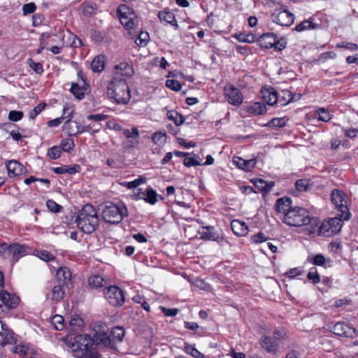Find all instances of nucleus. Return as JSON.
<instances>
[{
  "label": "nucleus",
  "instance_id": "obj_1",
  "mask_svg": "<svg viewBox=\"0 0 358 358\" xmlns=\"http://www.w3.org/2000/svg\"><path fill=\"white\" fill-rule=\"evenodd\" d=\"M109 344L110 341L105 336L97 334V331L93 338L87 334H80L74 336L73 340L69 342V347L72 348L77 358H99V354L94 346L101 348V346Z\"/></svg>",
  "mask_w": 358,
  "mask_h": 358
},
{
  "label": "nucleus",
  "instance_id": "obj_2",
  "mask_svg": "<svg viewBox=\"0 0 358 358\" xmlns=\"http://www.w3.org/2000/svg\"><path fill=\"white\" fill-rule=\"evenodd\" d=\"M284 222L292 227L308 226L310 234L316 232V227L320 224V220L310 217L308 212L303 208L294 207L289 210L284 216Z\"/></svg>",
  "mask_w": 358,
  "mask_h": 358
},
{
  "label": "nucleus",
  "instance_id": "obj_3",
  "mask_svg": "<svg viewBox=\"0 0 358 358\" xmlns=\"http://www.w3.org/2000/svg\"><path fill=\"white\" fill-rule=\"evenodd\" d=\"M108 98L117 104H127L131 99V92L126 80L113 78L106 87Z\"/></svg>",
  "mask_w": 358,
  "mask_h": 358
},
{
  "label": "nucleus",
  "instance_id": "obj_4",
  "mask_svg": "<svg viewBox=\"0 0 358 358\" xmlns=\"http://www.w3.org/2000/svg\"><path fill=\"white\" fill-rule=\"evenodd\" d=\"M76 222L84 233L90 234L94 232L99 227V217L95 208L91 204H85L79 211Z\"/></svg>",
  "mask_w": 358,
  "mask_h": 358
},
{
  "label": "nucleus",
  "instance_id": "obj_5",
  "mask_svg": "<svg viewBox=\"0 0 358 358\" xmlns=\"http://www.w3.org/2000/svg\"><path fill=\"white\" fill-rule=\"evenodd\" d=\"M102 217L106 222L117 224L127 216V208L123 205H115L111 201H106L99 206Z\"/></svg>",
  "mask_w": 358,
  "mask_h": 358
},
{
  "label": "nucleus",
  "instance_id": "obj_6",
  "mask_svg": "<svg viewBox=\"0 0 358 358\" xmlns=\"http://www.w3.org/2000/svg\"><path fill=\"white\" fill-rule=\"evenodd\" d=\"M345 221L338 215L334 217L324 220L319 227H316L318 235L331 236L338 234L342 229L343 222Z\"/></svg>",
  "mask_w": 358,
  "mask_h": 358
},
{
  "label": "nucleus",
  "instance_id": "obj_7",
  "mask_svg": "<svg viewBox=\"0 0 358 358\" xmlns=\"http://www.w3.org/2000/svg\"><path fill=\"white\" fill-rule=\"evenodd\" d=\"M346 197V194L339 189H334L331 194V201L339 212L338 216L348 220L350 219L351 213L347 206Z\"/></svg>",
  "mask_w": 358,
  "mask_h": 358
},
{
  "label": "nucleus",
  "instance_id": "obj_8",
  "mask_svg": "<svg viewBox=\"0 0 358 358\" xmlns=\"http://www.w3.org/2000/svg\"><path fill=\"white\" fill-rule=\"evenodd\" d=\"M117 11L121 24L127 29H134L138 24L137 15L134 10L126 4L120 5Z\"/></svg>",
  "mask_w": 358,
  "mask_h": 358
},
{
  "label": "nucleus",
  "instance_id": "obj_9",
  "mask_svg": "<svg viewBox=\"0 0 358 358\" xmlns=\"http://www.w3.org/2000/svg\"><path fill=\"white\" fill-rule=\"evenodd\" d=\"M97 334H103L107 340L110 341V344L106 346H101V348L115 350L117 348L116 343L122 342L125 335L124 329L121 327H115L112 329L110 334H108L105 331H97Z\"/></svg>",
  "mask_w": 358,
  "mask_h": 358
},
{
  "label": "nucleus",
  "instance_id": "obj_10",
  "mask_svg": "<svg viewBox=\"0 0 358 358\" xmlns=\"http://www.w3.org/2000/svg\"><path fill=\"white\" fill-rule=\"evenodd\" d=\"M104 295L106 299L113 306H121L125 301L123 291L115 285L107 287L104 291Z\"/></svg>",
  "mask_w": 358,
  "mask_h": 358
},
{
  "label": "nucleus",
  "instance_id": "obj_11",
  "mask_svg": "<svg viewBox=\"0 0 358 358\" xmlns=\"http://www.w3.org/2000/svg\"><path fill=\"white\" fill-rule=\"evenodd\" d=\"M225 98L229 103L234 106H239L243 101L241 92L234 85L226 86L224 88Z\"/></svg>",
  "mask_w": 358,
  "mask_h": 358
},
{
  "label": "nucleus",
  "instance_id": "obj_12",
  "mask_svg": "<svg viewBox=\"0 0 358 358\" xmlns=\"http://www.w3.org/2000/svg\"><path fill=\"white\" fill-rule=\"evenodd\" d=\"M271 20L280 26L289 27L294 22V15L287 10H275L271 14Z\"/></svg>",
  "mask_w": 358,
  "mask_h": 358
},
{
  "label": "nucleus",
  "instance_id": "obj_13",
  "mask_svg": "<svg viewBox=\"0 0 358 358\" xmlns=\"http://www.w3.org/2000/svg\"><path fill=\"white\" fill-rule=\"evenodd\" d=\"M31 249L26 245L13 243L9 249V257H11L13 263L17 262L20 258L30 254Z\"/></svg>",
  "mask_w": 358,
  "mask_h": 358
},
{
  "label": "nucleus",
  "instance_id": "obj_14",
  "mask_svg": "<svg viewBox=\"0 0 358 358\" xmlns=\"http://www.w3.org/2000/svg\"><path fill=\"white\" fill-rule=\"evenodd\" d=\"M331 331L339 336L354 338L357 336L356 329L350 325L344 322H337L335 324Z\"/></svg>",
  "mask_w": 358,
  "mask_h": 358
},
{
  "label": "nucleus",
  "instance_id": "obj_15",
  "mask_svg": "<svg viewBox=\"0 0 358 358\" xmlns=\"http://www.w3.org/2000/svg\"><path fill=\"white\" fill-rule=\"evenodd\" d=\"M201 238L206 241H220L224 240V238L220 235L213 227L208 226L203 227L200 231Z\"/></svg>",
  "mask_w": 358,
  "mask_h": 358
},
{
  "label": "nucleus",
  "instance_id": "obj_16",
  "mask_svg": "<svg viewBox=\"0 0 358 358\" xmlns=\"http://www.w3.org/2000/svg\"><path fill=\"white\" fill-rule=\"evenodd\" d=\"M260 345L267 352L274 355L278 350L279 343L272 336H264L260 339Z\"/></svg>",
  "mask_w": 358,
  "mask_h": 358
},
{
  "label": "nucleus",
  "instance_id": "obj_17",
  "mask_svg": "<svg viewBox=\"0 0 358 358\" xmlns=\"http://www.w3.org/2000/svg\"><path fill=\"white\" fill-rule=\"evenodd\" d=\"M69 120L64 123V128L67 131L69 136H76L78 134L83 133L81 130V126L79 122L76 121H71L72 117V111L66 116Z\"/></svg>",
  "mask_w": 358,
  "mask_h": 358
},
{
  "label": "nucleus",
  "instance_id": "obj_18",
  "mask_svg": "<svg viewBox=\"0 0 358 358\" xmlns=\"http://www.w3.org/2000/svg\"><path fill=\"white\" fill-rule=\"evenodd\" d=\"M56 278L58 284H62L68 287L69 285L71 284V273L67 267H60L57 271Z\"/></svg>",
  "mask_w": 358,
  "mask_h": 358
},
{
  "label": "nucleus",
  "instance_id": "obj_19",
  "mask_svg": "<svg viewBox=\"0 0 358 358\" xmlns=\"http://www.w3.org/2000/svg\"><path fill=\"white\" fill-rule=\"evenodd\" d=\"M6 169L10 177H15L24 173V167L16 160H10L6 164Z\"/></svg>",
  "mask_w": 358,
  "mask_h": 358
},
{
  "label": "nucleus",
  "instance_id": "obj_20",
  "mask_svg": "<svg viewBox=\"0 0 358 358\" xmlns=\"http://www.w3.org/2000/svg\"><path fill=\"white\" fill-rule=\"evenodd\" d=\"M0 300L9 309L15 308L17 306L20 299L15 296H11L7 292H1L0 293Z\"/></svg>",
  "mask_w": 358,
  "mask_h": 358
},
{
  "label": "nucleus",
  "instance_id": "obj_21",
  "mask_svg": "<svg viewBox=\"0 0 358 358\" xmlns=\"http://www.w3.org/2000/svg\"><path fill=\"white\" fill-rule=\"evenodd\" d=\"M263 101L268 105L273 106L278 101L276 92L273 87L264 88L261 91Z\"/></svg>",
  "mask_w": 358,
  "mask_h": 358
},
{
  "label": "nucleus",
  "instance_id": "obj_22",
  "mask_svg": "<svg viewBox=\"0 0 358 358\" xmlns=\"http://www.w3.org/2000/svg\"><path fill=\"white\" fill-rule=\"evenodd\" d=\"M257 43L259 46L264 49L273 48L275 44V34L265 33L259 37Z\"/></svg>",
  "mask_w": 358,
  "mask_h": 358
},
{
  "label": "nucleus",
  "instance_id": "obj_23",
  "mask_svg": "<svg viewBox=\"0 0 358 358\" xmlns=\"http://www.w3.org/2000/svg\"><path fill=\"white\" fill-rule=\"evenodd\" d=\"M275 208L278 213H285L292 209V199L289 197L285 196L280 199H278L275 204Z\"/></svg>",
  "mask_w": 358,
  "mask_h": 358
},
{
  "label": "nucleus",
  "instance_id": "obj_24",
  "mask_svg": "<svg viewBox=\"0 0 358 358\" xmlns=\"http://www.w3.org/2000/svg\"><path fill=\"white\" fill-rule=\"evenodd\" d=\"M233 163L235 164L239 169L246 171H250L255 166L256 160L255 159L245 160L238 157H234Z\"/></svg>",
  "mask_w": 358,
  "mask_h": 358
},
{
  "label": "nucleus",
  "instance_id": "obj_25",
  "mask_svg": "<svg viewBox=\"0 0 358 358\" xmlns=\"http://www.w3.org/2000/svg\"><path fill=\"white\" fill-rule=\"evenodd\" d=\"M231 228L235 234L240 236H245L248 232V227L246 224L238 220L231 221Z\"/></svg>",
  "mask_w": 358,
  "mask_h": 358
},
{
  "label": "nucleus",
  "instance_id": "obj_26",
  "mask_svg": "<svg viewBox=\"0 0 358 358\" xmlns=\"http://www.w3.org/2000/svg\"><path fill=\"white\" fill-rule=\"evenodd\" d=\"M106 57L102 55L96 56L91 62V69L93 72L100 73L105 68Z\"/></svg>",
  "mask_w": 358,
  "mask_h": 358
},
{
  "label": "nucleus",
  "instance_id": "obj_27",
  "mask_svg": "<svg viewBox=\"0 0 358 358\" xmlns=\"http://www.w3.org/2000/svg\"><path fill=\"white\" fill-rule=\"evenodd\" d=\"M53 171L57 174L68 173L70 175L78 173L80 171V167L78 164L73 166H62L52 169Z\"/></svg>",
  "mask_w": 358,
  "mask_h": 358
},
{
  "label": "nucleus",
  "instance_id": "obj_28",
  "mask_svg": "<svg viewBox=\"0 0 358 358\" xmlns=\"http://www.w3.org/2000/svg\"><path fill=\"white\" fill-rule=\"evenodd\" d=\"M158 17L162 22L170 24L178 27L175 15L170 11L161 10L158 13Z\"/></svg>",
  "mask_w": 358,
  "mask_h": 358
},
{
  "label": "nucleus",
  "instance_id": "obj_29",
  "mask_svg": "<svg viewBox=\"0 0 358 358\" xmlns=\"http://www.w3.org/2000/svg\"><path fill=\"white\" fill-rule=\"evenodd\" d=\"M117 73L125 77H131L134 74V70L131 65L127 62H122L115 66Z\"/></svg>",
  "mask_w": 358,
  "mask_h": 358
},
{
  "label": "nucleus",
  "instance_id": "obj_30",
  "mask_svg": "<svg viewBox=\"0 0 358 358\" xmlns=\"http://www.w3.org/2000/svg\"><path fill=\"white\" fill-rule=\"evenodd\" d=\"M65 286L62 284H57L54 285L51 292V299L55 301H60L64 296V287Z\"/></svg>",
  "mask_w": 358,
  "mask_h": 358
},
{
  "label": "nucleus",
  "instance_id": "obj_31",
  "mask_svg": "<svg viewBox=\"0 0 358 358\" xmlns=\"http://www.w3.org/2000/svg\"><path fill=\"white\" fill-rule=\"evenodd\" d=\"M319 27L320 25L318 24L313 22L312 19H309L307 20H303L301 23L297 24L295 27L294 30L300 32L308 29H315L318 28Z\"/></svg>",
  "mask_w": 358,
  "mask_h": 358
},
{
  "label": "nucleus",
  "instance_id": "obj_32",
  "mask_svg": "<svg viewBox=\"0 0 358 358\" xmlns=\"http://www.w3.org/2000/svg\"><path fill=\"white\" fill-rule=\"evenodd\" d=\"M313 186L310 179L303 178L297 180L295 182V187L298 192H306Z\"/></svg>",
  "mask_w": 358,
  "mask_h": 358
},
{
  "label": "nucleus",
  "instance_id": "obj_33",
  "mask_svg": "<svg viewBox=\"0 0 358 358\" xmlns=\"http://www.w3.org/2000/svg\"><path fill=\"white\" fill-rule=\"evenodd\" d=\"M86 88L85 87H80L78 83H73L70 92L79 100H82L85 97V91Z\"/></svg>",
  "mask_w": 358,
  "mask_h": 358
},
{
  "label": "nucleus",
  "instance_id": "obj_34",
  "mask_svg": "<svg viewBox=\"0 0 358 358\" xmlns=\"http://www.w3.org/2000/svg\"><path fill=\"white\" fill-rule=\"evenodd\" d=\"M103 282H105L104 279L99 275L90 276L88 279L89 285L94 289L102 287Z\"/></svg>",
  "mask_w": 358,
  "mask_h": 358
},
{
  "label": "nucleus",
  "instance_id": "obj_35",
  "mask_svg": "<svg viewBox=\"0 0 358 358\" xmlns=\"http://www.w3.org/2000/svg\"><path fill=\"white\" fill-rule=\"evenodd\" d=\"M266 108L265 105L260 103H255L248 108V112L253 115H262L266 113Z\"/></svg>",
  "mask_w": 358,
  "mask_h": 358
},
{
  "label": "nucleus",
  "instance_id": "obj_36",
  "mask_svg": "<svg viewBox=\"0 0 358 358\" xmlns=\"http://www.w3.org/2000/svg\"><path fill=\"white\" fill-rule=\"evenodd\" d=\"M157 192L150 187L146 188V196L145 201L154 205L157 202Z\"/></svg>",
  "mask_w": 358,
  "mask_h": 358
},
{
  "label": "nucleus",
  "instance_id": "obj_37",
  "mask_svg": "<svg viewBox=\"0 0 358 358\" xmlns=\"http://www.w3.org/2000/svg\"><path fill=\"white\" fill-rule=\"evenodd\" d=\"M169 119L173 120L177 126L181 125L185 122V117L175 110H170L167 113Z\"/></svg>",
  "mask_w": 358,
  "mask_h": 358
},
{
  "label": "nucleus",
  "instance_id": "obj_38",
  "mask_svg": "<svg viewBox=\"0 0 358 358\" xmlns=\"http://www.w3.org/2000/svg\"><path fill=\"white\" fill-rule=\"evenodd\" d=\"M83 324V320L78 315L73 316L69 321L71 331H78Z\"/></svg>",
  "mask_w": 358,
  "mask_h": 358
},
{
  "label": "nucleus",
  "instance_id": "obj_39",
  "mask_svg": "<svg viewBox=\"0 0 358 358\" xmlns=\"http://www.w3.org/2000/svg\"><path fill=\"white\" fill-rule=\"evenodd\" d=\"M0 335L3 337L1 342L3 345L11 344L14 341L13 333L8 329V327L5 328V331Z\"/></svg>",
  "mask_w": 358,
  "mask_h": 358
},
{
  "label": "nucleus",
  "instance_id": "obj_40",
  "mask_svg": "<svg viewBox=\"0 0 358 358\" xmlns=\"http://www.w3.org/2000/svg\"><path fill=\"white\" fill-rule=\"evenodd\" d=\"M286 121L285 118H278L275 117L271 120L267 124H265L266 127H270V128H280L285 126Z\"/></svg>",
  "mask_w": 358,
  "mask_h": 358
},
{
  "label": "nucleus",
  "instance_id": "obj_41",
  "mask_svg": "<svg viewBox=\"0 0 358 358\" xmlns=\"http://www.w3.org/2000/svg\"><path fill=\"white\" fill-rule=\"evenodd\" d=\"M64 319L62 315H55L52 317V324L56 330H62L64 327Z\"/></svg>",
  "mask_w": 358,
  "mask_h": 358
},
{
  "label": "nucleus",
  "instance_id": "obj_42",
  "mask_svg": "<svg viewBox=\"0 0 358 358\" xmlns=\"http://www.w3.org/2000/svg\"><path fill=\"white\" fill-rule=\"evenodd\" d=\"M235 37L240 42L249 43L255 42V39H256L255 35H254L252 34H236Z\"/></svg>",
  "mask_w": 358,
  "mask_h": 358
},
{
  "label": "nucleus",
  "instance_id": "obj_43",
  "mask_svg": "<svg viewBox=\"0 0 358 358\" xmlns=\"http://www.w3.org/2000/svg\"><path fill=\"white\" fill-rule=\"evenodd\" d=\"M59 147H60L61 150L64 152H70V150H71L74 147V143L73 140L70 138H65L61 141Z\"/></svg>",
  "mask_w": 358,
  "mask_h": 358
},
{
  "label": "nucleus",
  "instance_id": "obj_44",
  "mask_svg": "<svg viewBox=\"0 0 358 358\" xmlns=\"http://www.w3.org/2000/svg\"><path fill=\"white\" fill-rule=\"evenodd\" d=\"M185 351L186 353L192 355L195 358H203V355L197 350L193 345H186L185 346Z\"/></svg>",
  "mask_w": 358,
  "mask_h": 358
},
{
  "label": "nucleus",
  "instance_id": "obj_45",
  "mask_svg": "<svg viewBox=\"0 0 358 358\" xmlns=\"http://www.w3.org/2000/svg\"><path fill=\"white\" fill-rule=\"evenodd\" d=\"M311 262L316 266H324L327 262H331V260H327L323 255L318 254L311 258Z\"/></svg>",
  "mask_w": 358,
  "mask_h": 358
},
{
  "label": "nucleus",
  "instance_id": "obj_46",
  "mask_svg": "<svg viewBox=\"0 0 358 358\" xmlns=\"http://www.w3.org/2000/svg\"><path fill=\"white\" fill-rule=\"evenodd\" d=\"M61 151L60 147L55 145L48 150V155L52 159H57L60 157Z\"/></svg>",
  "mask_w": 358,
  "mask_h": 358
},
{
  "label": "nucleus",
  "instance_id": "obj_47",
  "mask_svg": "<svg viewBox=\"0 0 358 358\" xmlns=\"http://www.w3.org/2000/svg\"><path fill=\"white\" fill-rule=\"evenodd\" d=\"M166 86L176 92L180 90L182 87V85L180 83V82L173 79H168L166 81Z\"/></svg>",
  "mask_w": 358,
  "mask_h": 358
},
{
  "label": "nucleus",
  "instance_id": "obj_48",
  "mask_svg": "<svg viewBox=\"0 0 358 358\" xmlns=\"http://www.w3.org/2000/svg\"><path fill=\"white\" fill-rule=\"evenodd\" d=\"M317 119L320 121L328 122L331 119L330 114L324 108H321L317 111Z\"/></svg>",
  "mask_w": 358,
  "mask_h": 358
},
{
  "label": "nucleus",
  "instance_id": "obj_49",
  "mask_svg": "<svg viewBox=\"0 0 358 358\" xmlns=\"http://www.w3.org/2000/svg\"><path fill=\"white\" fill-rule=\"evenodd\" d=\"M46 106L45 103H41L29 112L30 119L34 120Z\"/></svg>",
  "mask_w": 358,
  "mask_h": 358
},
{
  "label": "nucleus",
  "instance_id": "obj_50",
  "mask_svg": "<svg viewBox=\"0 0 358 358\" xmlns=\"http://www.w3.org/2000/svg\"><path fill=\"white\" fill-rule=\"evenodd\" d=\"M46 206L48 210L53 213H59L60 212L62 207L57 204L55 201L52 199H49L46 202Z\"/></svg>",
  "mask_w": 358,
  "mask_h": 358
},
{
  "label": "nucleus",
  "instance_id": "obj_51",
  "mask_svg": "<svg viewBox=\"0 0 358 358\" xmlns=\"http://www.w3.org/2000/svg\"><path fill=\"white\" fill-rule=\"evenodd\" d=\"M149 40V34L148 32L141 31L138 36L137 40L136 41V43L138 45H145Z\"/></svg>",
  "mask_w": 358,
  "mask_h": 358
},
{
  "label": "nucleus",
  "instance_id": "obj_52",
  "mask_svg": "<svg viewBox=\"0 0 358 358\" xmlns=\"http://www.w3.org/2000/svg\"><path fill=\"white\" fill-rule=\"evenodd\" d=\"M29 67L34 71L37 74H42L43 68L41 63L35 62L31 59H29Z\"/></svg>",
  "mask_w": 358,
  "mask_h": 358
},
{
  "label": "nucleus",
  "instance_id": "obj_53",
  "mask_svg": "<svg viewBox=\"0 0 358 358\" xmlns=\"http://www.w3.org/2000/svg\"><path fill=\"white\" fill-rule=\"evenodd\" d=\"M23 117V112L20 110H11L8 114V120L13 122L20 120Z\"/></svg>",
  "mask_w": 358,
  "mask_h": 358
},
{
  "label": "nucleus",
  "instance_id": "obj_54",
  "mask_svg": "<svg viewBox=\"0 0 358 358\" xmlns=\"http://www.w3.org/2000/svg\"><path fill=\"white\" fill-rule=\"evenodd\" d=\"M146 181V178L143 177H140L133 181L128 182L125 185L129 189L136 188L141 184L145 183Z\"/></svg>",
  "mask_w": 358,
  "mask_h": 358
},
{
  "label": "nucleus",
  "instance_id": "obj_55",
  "mask_svg": "<svg viewBox=\"0 0 358 358\" xmlns=\"http://www.w3.org/2000/svg\"><path fill=\"white\" fill-rule=\"evenodd\" d=\"M123 134L127 138H138L139 136V131L136 127H134L131 131L129 129H124Z\"/></svg>",
  "mask_w": 358,
  "mask_h": 358
},
{
  "label": "nucleus",
  "instance_id": "obj_56",
  "mask_svg": "<svg viewBox=\"0 0 358 358\" xmlns=\"http://www.w3.org/2000/svg\"><path fill=\"white\" fill-rule=\"evenodd\" d=\"M36 10V6L33 2L26 3L22 7V12L24 15L34 13Z\"/></svg>",
  "mask_w": 358,
  "mask_h": 358
},
{
  "label": "nucleus",
  "instance_id": "obj_57",
  "mask_svg": "<svg viewBox=\"0 0 358 358\" xmlns=\"http://www.w3.org/2000/svg\"><path fill=\"white\" fill-rule=\"evenodd\" d=\"M166 138V134L165 132L158 131V132H155L152 135V141L155 143H164V142H165Z\"/></svg>",
  "mask_w": 358,
  "mask_h": 358
},
{
  "label": "nucleus",
  "instance_id": "obj_58",
  "mask_svg": "<svg viewBox=\"0 0 358 358\" xmlns=\"http://www.w3.org/2000/svg\"><path fill=\"white\" fill-rule=\"evenodd\" d=\"M38 257L45 262H50L54 259V256L46 250L39 251L38 252Z\"/></svg>",
  "mask_w": 358,
  "mask_h": 358
},
{
  "label": "nucleus",
  "instance_id": "obj_59",
  "mask_svg": "<svg viewBox=\"0 0 358 358\" xmlns=\"http://www.w3.org/2000/svg\"><path fill=\"white\" fill-rule=\"evenodd\" d=\"M251 239L255 243H260L267 241L268 238L263 232H259L253 235Z\"/></svg>",
  "mask_w": 358,
  "mask_h": 358
},
{
  "label": "nucleus",
  "instance_id": "obj_60",
  "mask_svg": "<svg viewBox=\"0 0 358 358\" xmlns=\"http://www.w3.org/2000/svg\"><path fill=\"white\" fill-rule=\"evenodd\" d=\"M160 308L164 315L167 317H173L178 313L179 310L178 308H167L163 306H160Z\"/></svg>",
  "mask_w": 358,
  "mask_h": 358
},
{
  "label": "nucleus",
  "instance_id": "obj_61",
  "mask_svg": "<svg viewBox=\"0 0 358 358\" xmlns=\"http://www.w3.org/2000/svg\"><path fill=\"white\" fill-rule=\"evenodd\" d=\"M183 164L185 166L191 167L201 165V164L196 159L192 157H186L183 160Z\"/></svg>",
  "mask_w": 358,
  "mask_h": 358
},
{
  "label": "nucleus",
  "instance_id": "obj_62",
  "mask_svg": "<svg viewBox=\"0 0 358 358\" xmlns=\"http://www.w3.org/2000/svg\"><path fill=\"white\" fill-rule=\"evenodd\" d=\"M307 278L312 280L314 284L319 283L320 281V275L316 270L309 271L307 275Z\"/></svg>",
  "mask_w": 358,
  "mask_h": 358
},
{
  "label": "nucleus",
  "instance_id": "obj_63",
  "mask_svg": "<svg viewBox=\"0 0 358 358\" xmlns=\"http://www.w3.org/2000/svg\"><path fill=\"white\" fill-rule=\"evenodd\" d=\"M108 115L103 114H91L87 116V120H94L97 122L105 120L107 119Z\"/></svg>",
  "mask_w": 358,
  "mask_h": 358
},
{
  "label": "nucleus",
  "instance_id": "obj_64",
  "mask_svg": "<svg viewBox=\"0 0 358 358\" xmlns=\"http://www.w3.org/2000/svg\"><path fill=\"white\" fill-rule=\"evenodd\" d=\"M11 247V244L8 245L6 243H3L0 244V253H1L2 256L5 258L9 257V249Z\"/></svg>",
  "mask_w": 358,
  "mask_h": 358
}]
</instances>
